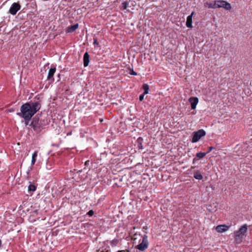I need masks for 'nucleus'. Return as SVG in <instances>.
<instances>
[{
    "instance_id": "nucleus-8",
    "label": "nucleus",
    "mask_w": 252,
    "mask_h": 252,
    "mask_svg": "<svg viewBox=\"0 0 252 252\" xmlns=\"http://www.w3.org/2000/svg\"><path fill=\"white\" fill-rule=\"evenodd\" d=\"M230 225L227 226L225 224L219 225L216 227V230L218 232L222 233L227 231Z\"/></svg>"
},
{
    "instance_id": "nucleus-29",
    "label": "nucleus",
    "mask_w": 252,
    "mask_h": 252,
    "mask_svg": "<svg viewBox=\"0 0 252 252\" xmlns=\"http://www.w3.org/2000/svg\"><path fill=\"white\" fill-rule=\"evenodd\" d=\"M30 120H28V121H27V120H25V125L27 126L28 125L29 122H30Z\"/></svg>"
},
{
    "instance_id": "nucleus-18",
    "label": "nucleus",
    "mask_w": 252,
    "mask_h": 252,
    "mask_svg": "<svg viewBox=\"0 0 252 252\" xmlns=\"http://www.w3.org/2000/svg\"><path fill=\"white\" fill-rule=\"evenodd\" d=\"M194 178L197 180H202L203 179V176L198 171H195L194 173Z\"/></svg>"
},
{
    "instance_id": "nucleus-24",
    "label": "nucleus",
    "mask_w": 252,
    "mask_h": 252,
    "mask_svg": "<svg viewBox=\"0 0 252 252\" xmlns=\"http://www.w3.org/2000/svg\"><path fill=\"white\" fill-rule=\"evenodd\" d=\"M94 214V212L93 210H90L88 213H87V215L89 216V217H92L93 216Z\"/></svg>"
},
{
    "instance_id": "nucleus-23",
    "label": "nucleus",
    "mask_w": 252,
    "mask_h": 252,
    "mask_svg": "<svg viewBox=\"0 0 252 252\" xmlns=\"http://www.w3.org/2000/svg\"><path fill=\"white\" fill-rule=\"evenodd\" d=\"M224 0H216L217 5H224V3L222 2H224Z\"/></svg>"
},
{
    "instance_id": "nucleus-33",
    "label": "nucleus",
    "mask_w": 252,
    "mask_h": 252,
    "mask_svg": "<svg viewBox=\"0 0 252 252\" xmlns=\"http://www.w3.org/2000/svg\"><path fill=\"white\" fill-rule=\"evenodd\" d=\"M195 168V166H191V169H194Z\"/></svg>"
},
{
    "instance_id": "nucleus-26",
    "label": "nucleus",
    "mask_w": 252,
    "mask_h": 252,
    "mask_svg": "<svg viewBox=\"0 0 252 252\" xmlns=\"http://www.w3.org/2000/svg\"><path fill=\"white\" fill-rule=\"evenodd\" d=\"M94 44V45H98V42L97 40L96 39H94V42H93Z\"/></svg>"
},
{
    "instance_id": "nucleus-28",
    "label": "nucleus",
    "mask_w": 252,
    "mask_h": 252,
    "mask_svg": "<svg viewBox=\"0 0 252 252\" xmlns=\"http://www.w3.org/2000/svg\"><path fill=\"white\" fill-rule=\"evenodd\" d=\"M213 147H209L208 151L207 153H209V152H210L213 150Z\"/></svg>"
},
{
    "instance_id": "nucleus-9",
    "label": "nucleus",
    "mask_w": 252,
    "mask_h": 252,
    "mask_svg": "<svg viewBox=\"0 0 252 252\" xmlns=\"http://www.w3.org/2000/svg\"><path fill=\"white\" fill-rule=\"evenodd\" d=\"M56 68L55 66H52L51 68L49 69L48 71V74L47 76V79L49 80H51L52 82L54 81V75L56 72Z\"/></svg>"
},
{
    "instance_id": "nucleus-1",
    "label": "nucleus",
    "mask_w": 252,
    "mask_h": 252,
    "mask_svg": "<svg viewBox=\"0 0 252 252\" xmlns=\"http://www.w3.org/2000/svg\"><path fill=\"white\" fill-rule=\"evenodd\" d=\"M41 107L40 101L26 102L21 106L20 112H18L17 114L24 120H31L32 118L40 109Z\"/></svg>"
},
{
    "instance_id": "nucleus-25",
    "label": "nucleus",
    "mask_w": 252,
    "mask_h": 252,
    "mask_svg": "<svg viewBox=\"0 0 252 252\" xmlns=\"http://www.w3.org/2000/svg\"><path fill=\"white\" fill-rule=\"evenodd\" d=\"M145 94H143L139 96V100L142 101L144 99Z\"/></svg>"
},
{
    "instance_id": "nucleus-19",
    "label": "nucleus",
    "mask_w": 252,
    "mask_h": 252,
    "mask_svg": "<svg viewBox=\"0 0 252 252\" xmlns=\"http://www.w3.org/2000/svg\"><path fill=\"white\" fill-rule=\"evenodd\" d=\"M143 89L144 90V94H148L149 87L147 84H144L143 85Z\"/></svg>"
},
{
    "instance_id": "nucleus-30",
    "label": "nucleus",
    "mask_w": 252,
    "mask_h": 252,
    "mask_svg": "<svg viewBox=\"0 0 252 252\" xmlns=\"http://www.w3.org/2000/svg\"><path fill=\"white\" fill-rule=\"evenodd\" d=\"M198 160V159H196V158H194L193 159V163H195V162L196 160Z\"/></svg>"
},
{
    "instance_id": "nucleus-21",
    "label": "nucleus",
    "mask_w": 252,
    "mask_h": 252,
    "mask_svg": "<svg viewBox=\"0 0 252 252\" xmlns=\"http://www.w3.org/2000/svg\"><path fill=\"white\" fill-rule=\"evenodd\" d=\"M36 187L32 184H30L28 187L29 190L34 191L36 190Z\"/></svg>"
},
{
    "instance_id": "nucleus-16",
    "label": "nucleus",
    "mask_w": 252,
    "mask_h": 252,
    "mask_svg": "<svg viewBox=\"0 0 252 252\" xmlns=\"http://www.w3.org/2000/svg\"><path fill=\"white\" fill-rule=\"evenodd\" d=\"M37 154H38V152L35 151L34 152V153H33V154L32 155V161H31V165L32 166H33L35 164V162L36 160V158L37 157Z\"/></svg>"
},
{
    "instance_id": "nucleus-5",
    "label": "nucleus",
    "mask_w": 252,
    "mask_h": 252,
    "mask_svg": "<svg viewBox=\"0 0 252 252\" xmlns=\"http://www.w3.org/2000/svg\"><path fill=\"white\" fill-rule=\"evenodd\" d=\"M192 142L196 143L198 142L202 137H204L206 135V132L204 130L201 129H199L196 131H194L192 133Z\"/></svg>"
},
{
    "instance_id": "nucleus-4",
    "label": "nucleus",
    "mask_w": 252,
    "mask_h": 252,
    "mask_svg": "<svg viewBox=\"0 0 252 252\" xmlns=\"http://www.w3.org/2000/svg\"><path fill=\"white\" fill-rule=\"evenodd\" d=\"M139 244L135 246V249L139 250L141 251H144L148 247L149 242L148 240V236L144 235L141 239Z\"/></svg>"
},
{
    "instance_id": "nucleus-3",
    "label": "nucleus",
    "mask_w": 252,
    "mask_h": 252,
    "mask_svg": "<svg viewBox=\"0 0 252 252\" xmlns=\"http://www.w3.org/2000/svg\"><path fill=\"white\" fill-rule=\"evenodd\" d=\"M248 231V226L245 224L241 226L238 230L234 231V240L236 244H240L246 238Z\"/></svg>"
},
{
    "instance_id": "nucleus-31",
    "label": "nucleus",
    "mask_w": 252,
    "mask_h": 252,
    "mask_svg": "<svg viewBox=\"0 0 252 252\" xmlns=\"http://www.w3.org/2000/svg\"><path fill=\"white\" fill-rule=\"evenodd\" d=\"M89 162V160H88V161H86V162H85V164H86V165L88 164V162Z\"/></svg>"
},
{
    "instance_id": "nucleus-6",
    "label": "nucleus",
    "mask_w": 252,
    "mask_h": 252,
    "mask_svg": "<svg viewBox=\"0 0 252 252\" xmlns=\"http://www.w3.org/2000/svg\"><path fill=\"white\" fill-rule=\"evenodd\" d=\"M135 229H136L135 227H133V229L130 230V233H129L132 239L134 241V243H136L137 242V240H138V242H140L143 236H142L139 232H138L137 231H135Z\"/></svg>"
},
{
    "instance_id": "nucleus-22",
    "label": "nucleus",
    "mask_w": 252,
    "mask_h": 252,
    "mask_svg": "<svg viewBox=\"0 0 252 252\" xmlns=\"http://www.w3.org/2000/svg\"><path fill=\"white\" fill-rule=\"evenodd\" d=\"M128 6V3L127 2H124L122 4V8L124 10H126Z\"/></svg>"
},
{
    "instance_id": "nucleus-12",
    "label": "nucleus",
    "mask_w": 252,
    "mask_h": 252,
    "mask_svg": "<svg viewBox=\"0 0 252 252\" xmlns=\"http://www.w3.org/2000/svg\"><path fill=\"white\" fill-rule=\"evenodd\" d=\"M191 103V108L192 109H194L196 108V105L198 102V99L197 97H192L189 99Z\"/></svg>"
},
{
    "instance_id": "nucleus-20",
    "label": "nucleus",
    "mask_w": 252,
    "mask_h": 252,
    "mask_svg": "<svg viewBox=\"0 0 252 252\" xmlns=\"http://www.w3.org/2000/svg\"><path fill=\"white\" fill-rule=\"evenodd\" d=\"M208 154V153H203V152H199V153H197L196 155V156L197 158H204L207 154Z\"/></svg>"
},
{
    "instance_id": "nucleus-27",
    "label": "nucleus",
    "mask_w": 252,
    "mask_h": 252,
    "mask_svg": "<svg viewBox=\"0 0 252 252\" xmlns=\"http://www.w3.org/2000/svg\"><path fill=\"white\" fill-rule=\"evenodd\" d=\"M130 74L133 75H136L137 73L134 71L133 70H132L130 72Z\"/></svg>"
},
{
    "instance_id": "nucleus-2",
    "label": "nucleus",
    "mask_w": 252,
    "mask_h": 252,
    "mask_svg": "<svg viewBox=\"0 0 252 252\" xmlns=\"http://www.w3.org/2000/svg\"><path fill=\"white\" fill-rule=\"evenodd\" d=\"M47 125H48V121L47 119H40L37 117L33 118L31 124L34 131L37 133H40Z\"/></svg>"
},
{
    "instance_id": "nucleus-15",
    "label": "nucleus",
    "mask_w": 252,
    "mask_h": 252,
    "mask_svg": "<svg viewBox=\"0 0 252 252\" xmlns=\"http://www.w3.org/2000/svg\"><path fill=\"white\" fill-rule=\"evenodd\" d=\"M143 142V139L141 137H139L137 138V139L136 140V144L137 145V147L139 149H143V145H142Z\"/></svg>"
},
{
    "instance_id": "nucleus-11",
    "label": "nucleus",
    "mask_w": 252,
    "mask_h": 252,
    "mask_svg": "<svg viewBox=\"0 0 252 252\" xmlns=\"http://www.w3.org/2000/svg\"><path fill=\"white\" fill-rule=\"evenodd\" d=\"M90 63V55L88 52H86L83 56V64L84 67L89 65Z\"/></svg>"
},
{
    "instance_id": "nucleus-13",
    "label": "nucleus",
    "mask_w": 252,
    "mask_h": 252,
    "mask_svg": "<svg viewBox=\"0 0 252 252\" xmlns=\"http://www.w3.org/2000/svg\"><path fill=\"white\" fill-rule=\"evenodd\" d=\"M220 5H217L216 0H215L213 2H206L205 4V6H207L208 8H220Z\"/></svg>"
},
{
    "instance_id": "nucleus-10",
    "label": "nucleus",
    "mask_w": 252,
    "mask_h": 252,
    "mask_svg": "<svg viewBox=\"0 0 252 252\" xmlns=\"http://www.w3.org/2000/svg\"><path fill=\"white\" fill-rule=\"evenodd\" d=\"M195 14L194 12H192L191 14L188 16L186 21V26L189 28H192V17Z\"/></svg>"
},
{
    "instance_id": "nucleus-34",
    "label": "nucleus",
    "mask_w": 252,
    "mask_h": 252,
    "mask_svg": "<svg viewBox=\"0 0 252 252\" xmlns=\"http://www.w3.org/2000/svg\"><path fill=\"white\" fill-rule=\"evenodd\" d=\"M118 252H124V251H119Z\"/></svg>"
},
{
    "instance_id": "nucleus-17",
    "label": "nucleus",
    "mask_w": 252,
    "mask_h": 252,
    "mask_svg": "<svg viewBox=\"0 0 252 252\" xmlns=\"http://www.w3.org/2000/svg\"><path fill=\"white\" fill-rule=\"evenodd\" d=\"M224 3V5H220V8L223 7L226 10H230L231 8V4L228 2L225 1L224 2H222Z\"/></svg>"
},
{
    "instance_id": "nucleus-7",
    "label": "nucleus",
    "mask_w": 252,
    "mask_h": 252,
    "mask_svg": "<svg viewBox=\"0 0 252 252\" xmlns=\"http://www.w3.org/2000/svg\"><path fill=\"white\" fill-rule=\"evenodd\" d=\"M21 8V5L18 2H14L11 6L9 12V13L13 15H15L18 11H19Z\"/></svg>"
},
{
    "instance_id": "nucleus-32",
    "label": "nucleus",
    "mask_w": 252,
    "mask_h": 252,
    "mask_svg": "<svg viewBox=\"0 0 252 252\" xmlns=\"http://www.w3.org/2000/svg\"><path fill=\"white\" fill-rule=\"evenodd\" d=\"M1 246V241L0 240V247Z\"/></svg>"
},
{
    "instance_id": "nucleus-14",
    "label": "nucleus",
    "mask_w": 252,
    "mask_h": 252,
    "mask_svg": "<svg viewBox=\"0 0 252 252\" xmlns=\"http://www.w3.org/2000/svg\"><path fill=\"white\" fill-rule=\"evenodd\" d=\"M78 24H75L73 25L69 26L67 28L66 32L68 33L74 32L78 28Z\"/></svg>"
}]
</instances>
